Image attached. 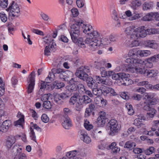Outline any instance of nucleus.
<instances>
[{
    "label": "nucleus",
    "mask_w": 159,
    "mask_h": 159,
    "mask_svg": "<svg viewBox=\"0 0 159 159\" xmlns=\"http://www.w3.org/2000/svg\"><path fill=\"white\" fill-rule=\"evenodd\" d=\"M108 129L110 130L111 134L117 133L121 129V125L114 119L111 120L108 123Z\"/></svg>",
    "instance_id": "obj_7"
},
{
    "label": "nucleus",
    "mask_w": 159,
    "mask_h": 159,
    "mask_svg": "<svg viewBox=\"0 0 159 159\" xmlns=\"http://www.w3.org/2000/svg\"><path fill=\"white\" fill-rule=\"evenodd\" d=\"M146 76L148 77H152L156 76L158 73V71L157 70H147L146 71Z\"/></svg>",
    "instance_id": "obj_29"
},
{
    "label": "nucleus",
    "mask_w": 159,
    "mask_h": 159,
    "mask_svg": "<svg viewBox=\"0 0 159 159\" xmlns=\"http://www.w3.org/2000/svg\"><path fill=\"white\" fill-rule=\"evenodd\" d=\"M70 84L66 86V89L70 92L73 93H78L77 92H79L80 87H79V84L77 85L76 82L74 81V79H72L70 82Z\"/></svg>",
    "instance_id": "obj_12"
},
{
    "label": "nucleus",
    "mask_w": 159,
    "mask_h": 159,
    "mask_svg": "<svg viewBox=\"0 0 159 159\" xmlns=\"http://www.w3.org/2000/svg\"><path fill=\"white\" fill-rule=\"evenodd\" d=\"M76 38V41H73L75 43L77 44L79 47L81 48H85V45L84 43L83 39L82 38H79L78 39Z\"/></svg>",
    "instance_id": "obj_38"
},
{
    "label": "nucleus",
    "mask_w": 159,
    "mask_h": 159,
    "mask_svg": "<svg viewBox=\"0 0 159 159\" xmlns=\"http://www.w3.org/2000/svg\"><path fill=\"white\" fill-rule=\"evenodd\" d=\"M143 66V67H146L147 68H151L153 66V63L150 61L148 60L147 58L144 61L139 59V61L138 66Z\"/></svg>",
    "instance_id": "obj_17"
},
{
    "label": "nucleus",
    "mask_w": 159,
    "mask_h": 159,
    "mask_svg": "<svg viewBox=\"0 0 159 159\" xmlns=\"http://www.w3.org/2000/svg\"><path fill=\"white\" fill-rule=\"evenodd\" d=\"M86 81H87L88 86L90 88L92 89L94 88V86L96 85V84H97V85H99L98 82L97 83H95V80H93V78L91 77H89Z\"/></svg>",
    "instance_id": "obj_28"
},
{
    "label": "nucleus",
    "mask_w": 159,
    "mask_h": 159,
    "mask_svg": "<svg viewBox=\"0 0 159 159\" xmlns=\"http://www.w3.org/2000/svg\"><path fill=\"white\" fill-rule=\"evenodd\" d=\"M139 59H134V58L129 57L125 60V62L128 63L132 64L134 66H137L139 65Z\"/></svg>",
    "instance_id": "obj_27"
},
{
    "label": "nucleus",
    "mask_w": 159,
    "mask_h": 159,
    "mask_svg": "<svg viewBox=\"0 0 159 159\" xmlns=\"http://www.w3.org/2000/svg\"><path fill=\"white\" fill-rule=\"evenodd\" d=\"M79 94L77 93L71 97L69 100V102L71 105H73L77 102Z\"/></svg>",
    "instance_id": "obj_41"
},
{
    "label": "nucleus",
    "mask_w": 159,
    "mask_h": 159,
    "mask_svg": "<svg viewBox=\"0 0 159 159\" xmlns=\"http://www.w3.org/2000/svg\"><path fill=\"white\" fill-rule=\"evenodd\" d=\"M106 63V61L105 60L100 61H96L95 62L94 65L97 69H100V68L103 67V66H105Z\"/></svg>",
    "instance_id": "obj_37"
},
{
    "label": "nucleus",
    "mask_w": 159,
    "mask_h": 159,
    "mask_svg": "<svg viewBox=\"0 0 159 159\" xmlns=\"http://www.w3.org/2000/svg\"><path fill=\"white\" fill-rule=\"evenodd\" d=\"M144 45L145 47L157 49L158 48L159 46L154 40H147L144 41Z\"/></svg>",
    "instance_id": "obj_15"
},
{
    "label": "nucleus",
    "mask_w": 159,
    "mask_h": 159,
    "mask_svg": "<svg viewBox=\"0 0 159 159\" xmlns=\"http://www.w3.org/2000/svg\"><path fill=\"white\" fill-rule=\"evenodd\" d=\"M140 67H143L140 66H135V67H132L130 68L129 70L132 72H137L142 74H144L146 72L147 70H145L144 67L140 68Z\"/></svg>",
    "instance_id": "obj_19"
},
{
    "label": "nucleus",
    "mask_w": 159,
    "mask_h": 159,
    "mask_svg": "<svg viewBox=\"0 0 159 159\" xmlns=\"http://www.w3.org/2000/svg\"><path fill=\"white\" fill-rule=\"evenodd\" d=\"M8 4V0H0V6L2 8H6Z\"/></svg>",
    "instance_id": "obj_55"
},
{
    "label": "nucleus",
    "mask_w": 159,
    "mask_h": 159,
    "mask_svg": "<svg viewBox=\"0 0 159 159\" xmlns=\"http://www.w3.org/2000/svg\"><path fill=\"white\" fill-rule=\"evenodd\" d=\"M79 136L81 139L85 143L89 144L91 142L90 138L88 136L87 134L84 130H80Z\"/></svg>",
    "instance_id": "obj_16"
},
{
    "label": "nucleus",
    "mask_w": 159,
    "mask_h": 159,
    "mask_svg": "<svg viewBox=\"0 0 159 159\" xmlns=\"http://www.w3.org/2000/svg\"><path fill=\"white\" fill-rule=\"evenodd\" d=\"M77 6L79 7H83L85 3L84 0H77L76 2Z\"/></svg>",
    "instance_id": "obj_62"
},
{
    "label": "nucleus",
    "mask_w": 159,
    "mask_h": 159,
    "mask_svg": "<svg viewBox=\"0 0 159 159\" xmlns=\"http://www.w3.org/2000/svg\"><path fill=\"white\" fill-rule=\"evenodd\" d=\"M133 40L132 39L131 44L129 45L130 48H132L134 47H137L139 45V42L136 39Z\"/></svg>",
    "instance_id": "obj_56"
},
{
    "label": "nucleus",
    "mask_w": 159,
    "mask_h": 159,
    "mask_svg": "<svg viewBox=\"0 0 159 159\" xmlns=\"http://www.w3.org/2000/svg\"><path fill=\"white\" fill-rule=\"evenodd\" d=\"M155 151V148L153 147H151L145 150L144 151V152L146 155H149L154 152Z\"/></svg>",
    "instance_id": "obj_45"
},
{
    "label": "nucleus",
    "mask_w": 159,
    "mask_h": 159,
    "mask_svg": "<svg viewBox=\"0 0 159 159\" xmlns=\"http://www.w3.org/2000/svg\"><path fill=\"white\" fill-rule=\"evenodd\" d=\"M54 101L57 104H60L61 103V99L60 98V96L58 94L56 93L54 94Z\"/></svg>",
    "instance_id": "obj_53"
},
{
    "label": "nucleus",
    "mask_w": 159,
    "mask_h": 159,
    "mask_svg": "<svg viewBox=\"0 0 159 159\" xmlns=\"http://www.w3.org/2000/svg\"><path fill=\"white\" fill-rule=\"evenodd\" d=\"M90 70L88 66H82L78 69L75 73L76 75L84 81H86L89 77L87 74Z\"/></svg>",
    "instance_id": "obj_6"
},
{
    "label": "nucleus",
    "mask_w": 159,
    "mask_h": 159,
    "mask_svg": "<svg viewBox=\"0 0 159 159\" xmlns=\"http://www.w3.org/2000/svg\"><path fill=\"white\" fill-rule=\"evenodd\" d=\"M140 17V14L139 13H134L133 16L129 18V20H133L137 19Z\"/></svg>",
    "instance_id": "obj_57"
},
{
    "label": "nucleus",
    "mask_w": 159,
    "mask_h": 159,
    "mask_svg": "<svg viewBox=\"0 0 159 159\" xmlns=\"http://www.w3.org/2000/svg\"><path fill=\"white\" fill-rule=\"evenodd\" d=\"M147 34H157V29H149L146 30Z\"/></svg>",
    "instance_id": "obj_54"
},
{
    "label": "nucleus",
    "mask_w": 159,
    "mask_h": 159,
    "mask_svg": "<svg viewBox=\"0 0 159 159\" xmlns=\"http://www.w3.org/2000/svg\"><path fill=\"white\" fill-rule=\"evenodd\" d=\"M0 18L2 21L4 23L6 22L7 20V15L3 12L0 13Z\"/></svg>",
    "instance_id": "obj_58"
},
{
    "label": "nucleus",
    "mask_w": 159,
    "mask_h": 159,
    "mask_svg": "<svg viewBox=\"0 0 159 159\" xmlns=\"http://www.w3.org/2000/svg\"><path fill=\"white\" fill-rule=\"evenodd\" d=\"M108 76H111L112 79L113 80H120V73H115L113 71H108Z\"/></svg>",
    "instance_id": "obj_33"
},
{
    "label": "nucleus",
    "mask_w": 159,
    "mask_h": 159,
    "mask_svg": "<svg viewBox=\"0 0 159 159\" xmlns=\"http://www.w3.org/2000/svg\"><path fill=\"white\" fill-rule=\"evenodd\" d=\"M17 116L20 117V118L18 120L14 122V125L15 126L21 125L24 122V116L21 115L20 112H19Z\"/></svg>",
    "instance_id": "obj_31"
},
{
    "label": "nucleus",
    "mask_w": 159,
    "mask_h": 159,
    "mask_svg": "<svg viewBox=\"0 0 159 159\" xmlns=\"http://www.w3.org/2000/svg\"><path fill=\"white\" fill-rule=\"evenodd\" d=\"M134 34L132 35V38L134 39H137L139 38H143L147 35L146 31L144 26H142L136 28Z\"/></svg>",
    "instance_id": "obj_11"
},
{
    "label": "nucleus",
    "mask_w": 159,
    "mask_h": 159,
    "mask_svg": "<svg viewBox=\"0 0 159 159\" xmlns=\"http://www.w3.org/2000/svg\"><path fill=\"white\" fill-rule=\"evenodd\" d=\"M134 124L138 126L139 128V127H145V125L142 123V120H141L139 118L135 119L134 121Z\"/></svg>",
    "instance_id": "obj_40"
},
{
    "label": "nucleus",
    "mask_w": 159,
    "mask_h": 159,
    "mask_svg": "<svg viewBox=\"0 0 159 159\" xmlns=\"http://www.w3.org/2000/svg\"><path fill=\"white\" fill-rule=\"evenodd\" d=\"M40 16L41 18L43 20L47 21L48 25H51L53 21L52 20H51L50 18L48 15L44 13H41L40 14Z\"/></svg>",
    "instance_id": "obj_30"
},
{
    "label": "nucleus",
    "mask_w": 159,
    "mask_h": 159,
    "mask_svg": "<svg viewBox=\"0 0 159 159\" xmlns=\"http://www.w3.org/2000/svg\"><path fill=\"white\" fill-rule=\"evenodd\" d=\"M82 24V20L80 19L76 20L75 24L72 25L70 27V34L73 41H76V38H78L80 34L81 25Z\"/></svg>",
    "instance_id": "obj_3"
},
{
    "label": "nucleus",
    "mask_w": 159,
    "mask_h": 159,
    "mask_svg": "<svg viewBox=\"0 0 159 159\" xmlns=\"http://www.w3.org/2000/svg\"><path fill=\"white\" fill-rule=\"evenodd\" d=\"M81 25V30L85 34L89 35V37H87L85 40L84 42L85 44H87L89 47L90 44L91 43V42L89 41V39H92L94 38V33L95 31L98 32L97 30H93L92 26L89 24L85 25L83 23Z\"/></svg>",
    "instance_id": "obj_4"
},
{
    "label": "nucleus",
    "mask_w": 159,
    "mask_h": 159,
    "mask_svg": "<svg viewBox=\"0 0 159 159\" xmlns=\"http://www.w3.org/2000/svg\"><path fill=\"white\" fill-rule=\"evenodd\" d=\"M52 73H49V74H52L53 76V80H54V77L55 76L59 77L60 79L63 80H66V79L67 77V74L66 71L65 70L58 68L57 69L54 68L52 70Z\"/></svg>",
    "instance_id": "obj_9"
},
{
    "label": "nucleus",
    "mask_w": 159,
    "mask_h": 159,
    "mask_svg": "<svg viewBox=\"0 0 159 159\" xmlns=\"http://www.w3.org/2000/svg\"><path fill=\"white\" fill-rule=\"evenodd\" d=\"M139 50L136 48H133L130 50L128 54L129 57L134 58L138 54Z\"/></svg>",
    "instance_id": "obj_32"
},
{
    "label": "nucleus",
    "mask_w": 159,
    "mask_h": 159,
    "mask_svg": "<svg viewBox=\"0 0 159 159\" xmlns=\"http://www.w3.org/2000/svg\"><path fill=\"white\" fill-rule=\"evenodd\" d=\"M14 159H27V157L25 153L22 152L21 148H19L17 149Z\"/></svg>",
    "instance_id": "obj_20"
},
{
    "label": "nucleus",
    "mask_w": 159,
    "mask_h": 159,
    "mask_svg": "<svg viewBox=\"0 0 159 159\" xmlns=\"http://www.w3.org/2000/svg\"><path fill=\"white\" fill-rule=\"evenodd\" d=\"M53 76V74H49L48 76L45 79V81L46 82L42 80L39 81V85L40 89L39 93L40 95H42L43 94V90H48L51 88V85L50 83V81L53 80V77H52Z\"/></svg>",
    "instance_id": "obj_5"
},
{
    "label": "nucleus",
    "mask_w": 159,
    "mask_h": 159,
    "mask_svg": "<svg viewBox=\"0 0 159 159\" xmlns=\"http://www.w3.org/2000/svg\"><path fill=\"white\" fill-rule=\"evenodd\" d=\"M30 128H33L41 132V129L36 124H34L33 122H31L30 124Z\"/></svg>",
    "instance_id": "obj_59"
},
{
    "label": "nucleus",
    "mask_w": 159,
    "mask_h": 159,
    "mask_svg": "<svg viewBox=\"0 0 159 159\" xmlns=\"http://www.w3.org/2000/svg\"><path fill=\"white\" fill-rule=\"evenodd\" d=\"M132 98L134 100L139 101L141 100L142 96L139 94L135 93L133 95Z\"/></svg>",
    "instance_id": "obj_64"
},
{
    "label": "nucleus",
    "mask_w": 159,
    "mask_h": 159,
    "mask_svg": "<svg viewBox=\"0 0 159 159\" xmlns=\"http://www.w3.org/2000/svg\"><path fill=\"white\" fill-rule=\"evenodd\" d=\"M151 54L150 51L148 50H139L138 54L141 57H147Z\"/></svg>",
    "instance_id": "obj_36"
},
{
    "label": "nucleus",
    "mask_w": 159,
    "mask_h": 159,
    "mask_svg": "<svg viewBox=\"0 0 159 159\" xmlns=\"http://www.w3.org/2000/svg\"><path fill=\"white\" fill-rule=\"evenodd\" d=\"M10 15L13 17H18L20 14V8L19 5L14 1H12L7 9Z\"/></svg>",
    "instance_id": "obj_8"
},
{
    "label": "nucleus",
    "mask_w": 159,
    "mask_h": 159,
    "mask_svg": "<svg viewBox=\"0 0 159 159\" xmlns=\"http://www.w3.org/2000/svg\"><path fill=\"white\" fill-rule=\"evenodd\" d=\"M2 127L1 130V132H5L11 127L12 123L11 120H7L2 123Z\"/></svg>",
    "instance_id": "obj_18"
},
{
    "label": "nucleus",
    "mask_w": 159,
    "mask_h": 159,
    "mask_svg": "<svg viewBox=\"0 0 159 159\" xmlns=\"http://www.w3.org/2000/svg\"><path fill=\"white\" fill-rule=\"evenodd\" d=\"M79 87H80V89L79 90V93L83 94L85 93L86 94L88 95L90 97L92 96L93 94L90 91L86 90L83 85L82 84H80Z\"/></svg>",
    "instance_id": "obj_24"
},
{
    "label": "nucleus",
    "mask_w": 159,
    "mask_h": 159,
    "mask_svg": "<svg viewBox=\"0 0 159 159\" xmlns=\"http://www.w3.org/2000/svg\"><path fill=\"white\" fill-rule=\"evenodd\" d=\"M29 135L30 139L36 143H37L36 136L35 132L34 131L33 129L32 128H30Z\"/></svg>",
    "instance_id": "obj_43"
},
{
    "label": "nucleus",
    "mask_w": 159,
    "mask_h": 159,
    "mask_svg": "<svg viewBox=\"0 0 159 159\" xmlns=\"http://www.w3.org/2000/svg\"><path fill=\"white\" fill-rule=\"evenodd\" d=\"M64 121L62 123L63 126L66 129H68L71 126V121L69 117L67 116L64 117Z\"/></svg>",
    "instance_id": "obj_23"
},
{
    "label": "nucleus",
    "mask_w": 159,
    "mask_h": 159,
    "mask_svg": "<svg viewBox=\"0 0 159 159\" xmlns=\"http://www.w3.org/2000/svg\"><path fill=\"white\" fill-rule=\"evenodd\" d=\"M153 7V3L152 2H145L143 4V9L147 10L151 9Z\"/></svg>",
    "instance_id": "obj_35"
},
{
    "label": "nucleus",
    "mask_w": 159,
    "mask_h": 159,
    "mask_svg": "<svg viewBox=\"0 0 159 159\" xmlns=\"http://www.w3.org/2000/svg\"><path fill=\"white\" fill-rule=\"evenodd\" d=\"M16 140L13 136H9L7 139L6 142V146L8 148H10L12 145L15 142Z\"/></svg>",
    "instance_id": "obj_26"
},
{
    "label": "nucleus",
    "mask_w": 159,
    "mask_h": 159,
    "mask_svg": "<svg viewBox=\"0 0 159 159\" xmlns=\"http://www.w3.org/2000/svg\"><path fill=\"white\" fill-rule=\"evenodd\" d=\"M83 104L82 101L79 98V101L76 103L75 104V107L76 110L77 111H80L83 107Z\"/></svg>",
    "instance_id": "obj_50"
},
{
    "label": "nucleus",
    "mask_w": 159,
    "mask_h": 159,
    "mask_svg": "<svg viewBox=\"0 0 159 159\" xmlns=\"http://www.w3.org/2000/svg\"><path fill=\"white\" fill-rule=\"evenodd\" d=\"M136 146V144L134 142L131 141H128L125 143L124 148L129 150L133 149Z\"/></svg>",
    "instance_id": "obj_34"
},
{
    "label": "nucleus",
    "mask_w": 159,
    "mask_h": 159,
    "mask_svg": "<svg viewBox=\"0 0 159 159\" xmlns=\"http://www.w3.org/2000/svg\"><path fill=\"white\" fill-rule=\"evenodd\" d=\"M106 123V113L103 111L99 112L97 120V124L99 127H103Z\"/></svg>",
    "instance_id": "obj_13"
},
{
    "label": "nucleus",
    "mask_w": 159,
    "mask_h": 159,
    "mask_svg": "<svg viewBox=\"0 0 159 159\" xmlns=\"http://www.w3.org/2000/svg\"><path fill=\"white\" fill-rule=\"evenodd\" d=\"M126 107L128 111V113L130 115H133L134 112L132 105L129 103H127L126 104Z\"/></svg>",
    "instance_id": "obj_39"
},
{
    "label": "nucleus",
    "mask_w": 159,
    "mask_h": 159,
    "mask_svg": "<svg viewBox=\"0 0 159 159\" xmlns=\"http://www.w3.org/2000/svg\"><path fill=\"white\" fill-rule=\"evenodd\" d=\"M136 28L135 26L132 25L126 28L124 31L126 34L130 35L131 39H134L133 38H132V35L134 34V33H135Z\"/></svg>",
    "instance_id": "obj_21"
},
{
    "label": "nucleus",
    "mask_w": 159,
    "mask_h": 159,
    "mask_svg": "<svg viewBox=\"0 0 159 159\" xmlns=\"http://www.w3.org/2000/svg\"><path fill=\"white\" fill-rule=\"evenodd\" d=\"M41 120L43 122L47 123L49 121V119L46 114H44L41 116Z\"/></svg>",
    "instance_id": "obj_60"
},
{
    "label": "nucleus",
    "mask_w": 159,
    "mask_h": 159,
    "mask_svg": "<svg viewBox=\"0 0 159 159\" xmlns=\"http://www.w3.org/2000/svg\"><path fill=\"white\" fill-rule=\"evenodd\" d=\"M84 125L85 128L88 130H90L93 128V125L87 120H85Z\"/></svg>",
    "instance_id": "obj_42"
},
{
    "label": "nucleus",
    "mask_w": 159,
    "mask_h": 159,
    "mask_svg": "<svg viewBox=\"0 0 159 159\" xmlns=\"http://www.w3.org/2000/svg\"><path fill=\"white\" fill-rule=\"evenodd\" d=\"M52 105L49 101H45L43 104V107L45 109H49L51 108Z\"/></svg>",
    "instance_id": "obj_48"
},
{
    "label": "nucleus",
    "mask_w": 159,
    "mask_h": 159,
    "mask_svg": "<svg viewBox=\"0 0 159 159\" xmlns=\"http://www.w3.org/2000/svg\"><path fill=\"white\" fill-rule=\"evenodd\" d=\"M94 78L97 81H98V85L100 84L101 85L110 86L112 84L111 82L108 79H102L100 76L97 75L94 76Z\"/></svg>",
    "instance_id": "obj_14"
},
{
    "label": "nucleus",
    "mask_w": 159,
    "mask_h": 159,
    "mask_svg": "<svg viewBox=\"0 0 159 159\" xmlns=\"http://www.w3.org/2000/svg\"><path fill=\"white\" fill-rule=\"evenodd\" d=\"M28 84L27 89V92L28 93H31L34 89L35 84V73L33 71L30 75L27 80Z\"/></svg>",
    "instance_id": "obj_10"
},
{
    "label": "nucleus",
    "mask_w": 159,
    "mask_h": 159,
    "mask_svg": "<svg viewBox=\"0 0 159 159\" xmlns=\"http://www.w3.org/2000/svg\"><path fill=\"white\" fill-rule=\"evenodd\" d=\"M94 34V38L89 39V41L91 43L89 47L92 51L96 50L101 44L106 45L110 43L108 38L103 37L101 32L95 31Z\"/></svg>",
    "instance_id": "obj_1"
},
{
    "label": "nucleus",
    "mask_w": 159,
    "mask_h": 159,
    "mask_svg": "<svg viewBox=\"0 0 159 159\" xmlns=\"http://www.w3.org/2000/svg\"><path fill=\"white\" fill-rule=\"evenodd\" d=\"M156 113V111L153 108H151L147 113V115L150 117L152 118Z\"/></svg>",
    "instance_id": "obj_49"
},
{
    "label": "nucleus",
    "mask_w": 159,
    "mask_h": 159,
    "mask_svg": "<svg viewBox=\"0 0 159 159\" xmlns=\"http://www.w3.org/2000/svg\"><path fill=\"white\" fill-rule=\"evenodd\" d=\"M155 96V95L153 93H145L143 94V98L144 99H147L148 100H150L153 99Z\"/></svg>",
    "instance_id": "obj_47"
},
{
    "label": "nucleus",
    "mask_w": 159,
    "mask_h": 159,
    "mask_svg": "<svg viewBox=\"0 0 159 159\" xmlns=\"http://www.w3.org/2000/svg\"><path fill=\"white\" fill-rule=\"evenodd\" d=\"M132 5L133 9H136L141 5V3L138 0H134L132 2Z\"/></svg>",
    "instance_id": "obj_52"
},
{
    "label": "nucleus",
    "mask_w": 159,
    "mask_h": 159,
    "mask_svg": "<svg viewBox=\"0 0 159 159\" xmlns=\"http://www.w3.org/2000/svg\"><path fill=\"white\" fill-rule=\"evenodd\" d=\"M50 95V94H45L43 95L41 98V100L44 102L45 101H47L49 99V97Z\"/></svg>",
    "instance_id": "obj_63"
},
{
    "label": "nucleus",
    "mask_w": 159,
    "mask_h": 159,
    "mask_svg": "<svg viewBox=\"0 0 159 159\" xmlns=\"http://www.w3.org/2000/svg\"><path fill=\"white\" fill-rule=\"evenodd\" d=\"M154 18L155 19V12H151L147 13L144 16L142 19V20L143 21H151L153 20Z\"/></svg>",
    "instance_id": "obj_22"
},
{
    "label": "nucleus",
    "mask_w": 159,
    "mask_h": 159,
    "mask_svg": "<svg viewBox=\"0 0 159 159\" xmlns=\"http://www.w3.org/2000/svg\"><path fill=\"white\" fill-rule=\"evenodd\" d=\"M4 104L1 98H0V116L4 115Z\"/></svg>",
    "instance_id": "obj_46"
},
{
    "label": "nucleus",
    "mask_w": 159,
    "mask_h": 159,
    "mask_svg": "<svg viewBox=\"0 0 159 159\" xmlns=\"http://www.w3.org/2000/svg\"><path fill=\"white\" fill-rule=\"evenodd\" d=\"M78 153V151L76 150L70 151L66 152L64 157H65L66 159H74L76 157V156Z\"/></svg>",
    "instance_id": "obj_25"
},
{
    "label": "nucleus",
    "mask_w": 159,
    "mask_h": 159,
    "mask_svg": "<svg viewBox=\"0 0 159 159\" xmlns=\"http://www.w3.org/2000/svg\"><path fill=\"white\" fill-rule=\"evenodd\" d=\"M44 41L46 43L50 44L51 42H53V40L50 36H46L43 39Z\"/></svg>",
    "instance_id": "obj_61"
},
{
    "label": "nucleus",
    "mask_w": 159,
    "mask_h": 159,
    "mask_svg": "<svg viewBox=\"0 0 159 159\" xmlns=\"http://www.w3.org/2000/svg\"><path fill=\"white\" fill-rule=\"evenodd\" d=\"M83 104H87L89 103L91 101V99L87 96L84 95L82 98H80Z\"/></svg>",
    "instance_id": "obj_44"
},
{
    "label": "nucleus",
    "mask_w": 159,
    "mask_h": 159,
    "mask_svg": "<svg viewBox=\"0 0 159 159\" xmlns=\"http://www.w3.org/2000/svg\"><path fill=\"white\" fill-rule=\"evenodd\" d=\"M101 72V74L102 77H105L107 76H108V71L106 70L105 68L104 67H101L99 69Z\"/></svg>",
    "instance_id": "obj_51"
},
{
    "label": "nucleus",
    "mask_w": 159,
    "mask_h": 159,
    "mask_svg": "<svg viewBox=\"0 0 159 159\" xmlns=\"http://www.w3.org/2000/svg\"><path fill=\"white\" fill-rule=\"evenodd\" d=\"M96 85L94 86V88L93 89V93L95 95L99 96L103 94L105 96H116L118 94L115 90L111 88L105 86H102L98 88L99 85H97V84Z\"/></svg>",
    "instance_id": "obj_2"
}]
</instances>
